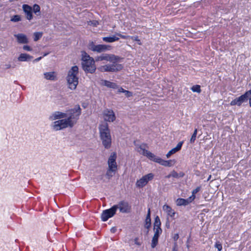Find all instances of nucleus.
<instances>
[{"label":"nucleus","instance_id":"nucleus-1","mask_svg":"<svg viewBox=\"0 0 251 251\" xmlns=\"http://www.w3.org/2000/svg\"><path fill=\"white\" fill-rule=\"evenodd\" d=\"M80 114L81 108L79 105H75L74 108L70 109L67 113L59 111L54 112L50 116V119L51 121L58 120L53 123V129L57 131L73 127L76 124Z\"/></svg>","mask_w":251,"mask_h":251},{"label":"nucleus","instance_id":"nucleus-2","mask_svg":"<svg viewBox=\"0 0 251 251\" xmlns=\"http://www.w3.org/2000/svg\"><path fill=\"white\" fill-rule=\"evenodd\" d=\"M99 130L102 145L106 149L110 148L111 145V136L108 124L104 123L100 125Z\"/></svg>","mask_w":251,"mask_h":251},{"label":"nucleus","instance_id":"nucleus-3","mask_svg":"<svg viewBox=\"0 0 251 251\" xmlns=\"http://www.w3.org/2000/svg\"><path fill=\"white\" fill-rule=\"evenodd\" d=\"M82 66L85 72L91 74L94 73L96 69L95 61L86 52L81 51Z\"/></svg>","mask_w":251,"mask_h":251},{"label":"nucleus","instance_id":"nucleus-4","mask_svg":"<svg viewBox=\"0 0 251 251\" xmlns=\"http://www.w3.org/2000/svg\"><path fill=\"white\" fill-rule=\"evenodd\" d=\"M78 68L77 66H73L68 73L66 79L69 88L75 90L78 83Z\"/></svg>","mask_w":251,"mask_h":251},{"label":"nucleus","instance_id":"nucleus-5","mask_svg":"<svg viewBox=\"0 0 251 251\" xmlns=\"http://www.w3.org/2000/svg\"><path fill=\"white\" fill-rule=\"evenodd\" d=\"M118 61L110 62L111 64H107L100 66L98 69L101 72H116L121 71L123 67L118 63Z\"/></svg>","mask_w":251,"mask_h":251},{"label":"nucleus","instance_id":"nucleus-6","mask_svg":"<svg viewBox=\"0 0 251 251\" xmlns=\"http://www.w3.org/2000/svg\"><path fill=\"white\" fill-rule=\"evenodd\" d=\"M88 48L91 51L97 53L105 52L111 49V46L109 45L104 44L96 45L93 41L89 43Z\"/></svg>","mask_w":251,"mask_h":251},{"label":"nucleus","instance_id":"nucleus-7","mask_svg":"<svg viewBox=\"0 0 251 251\" xmlns=\"http://www.w3.org/2000/svg\"><path fill=\"white\" fill-rule=\"evenodd\" d=\"M154 175L152 173H149L143 176L141 178L138 179L135 183L137 188H143L148 183L152 180L154 178Z\"/></svg>","mask_w":251,"mask_h":251},{"label":"nucleus","instance_id":"nucleus-8","mask_svg":"<svg viewBox=\"0 0 251 251\" xmlns=\"http://www.w3.org/2000/svg\"><path fill=\"white\" fill-rule=\"evenodd\" d=\"M96 61L105 60L108 62H114L119 61L120 57L113 54L102 53L97 56L95 58Z\"/></svg>","mask_w":251,"mask_h":251},{"label":"nucleus","instance_id":"nucleus-9","mask_svg":"<svg viewBox=\"0 0 251 251\" xmlns=\"http://www.w3.org/2000/svg\"><path fill=\"white\" fill-rule=\"evenodd\" d=\"M116 212V206L114 205L110 209L103 211L101 215L102 221L103 222L106 221L109 218L113 217L115 214Z\"/></svg>","mask_w":251,"mask_h":251},{"label":"nucleus","instance_id":"nucleus-10","mask_svg":"<svg viewBox=\"0 0 251 251\" xmlns=\"http://www.w3.org/2000/svg\"><path fill=\"white\" fill-rule=\"evenodd\" d=\"M102 115L104 120L106 122H113L116 119L115 113L111 109H105L102 113Z\"/></svg>","mask_w":251,"mask_h":251},{"label":"nucleus","instance_id":"nucleus-11","mask_svg":"<svg viewBox=\"0 0 251 251\" xmlns=\"http://www.w3.org/2000/svg\"><path fill=\"white\" fill-rule=\"evenodd\" d=\"M116 158L117 155L115 152H112L109 157L108 165V169H109L110 171H117V165L116 162Z\"/></svg>","mask_w":251,"mask_h":251},{"label":"nucleus","instance_id":"nucleus-12","mask_svg":"<svg viewBox=\"0 0 251 251\" xmlns=\"http://www.w3.org/2000/svg\"><path fill=\"white\" fill-rule=\"evenodd\" d=\"M114 206H116V210L117 209H119L120 211L122 213H129L131 210V206L127 202L125 201H121L118 204Z\"/></svg>","mask_w":251,"mask_h":251},{"label":"nucleus","instance_id":"nucleus-13","mask_svg":"<svg viewBox=\"0 0 251 251\" xmlns=\"http://www.w3.org/2000/svg\"><path fill=\"white\" fill-rule=\"evenodd\" d=\"M250 92L247 91L244 94L241 95L238 98H237L232 100L230 102V105L240 106L245 101L248 100V94H249Z\"/></svg>","mask_w":251,"mask_h":251},{"label":"nucleus","instance_id":"nucleus-14","mask_svg":"<svg viewBox=\"0 0 251 251\" xmlns=\"http://www.w3.org/2000/svg\"><path fill=\"white\" fill-rule=\"evenodd\" d=\"M152 161L165 167H171L176 163L175 160H164L155 155Z\"/></svg>","mask_w":251,"mask_h":251},{"label":"nucleus","instance_id":"nucleus-15","mask_svg":"<svg viewBox=\"0 0 251 251\" xmlns=\"http://www.w3.org/2000/svg\"><path fill=\"white\" fill-rule=\"evenodd\" d=\"M22 9L26 19L28 21H30L33 17L32 7L28 4H24L22 5Z\"/></svg>","mask_w":251,"mask_h":251},{"label":"nucleus","instance_id":"nucleus-16","mask_svg":"<svg viewBox=\"0 0 251 251\" xmlns=\"http://www.w3.org/2000/svg\"><path fill=\"white\" fill-rule=\"evenodd\" d=\"M138 152H139L140 154H143L144 156H147L148 158H149L151 160H153L155 155L151 153V152L147 151L145 148V145H140L137 149Z\"/></svg>","mask_w":251,"mask_h":251},{"label":"nucleus","instance_id":"nucleus-17","mask_svg":"<svg viewBox=\"0 0 251 251\" xmlns=\"http://www.w3.org/2000/svg\"><path fill=\"white\" fill-rule=\"evenodd\" d=\"M16 37L17 41L20 44H26L28 42V38L24 34L20 33L15 35Z\"/></svg>","mask_w":251,"mask_h":251},{"label":"nucleus","instance_id":"nucleus-18","mask_svg":"<svg viewBox=\"0 0 251 251\" xmlns=\"http://www.w3.org/2000/svg\"><path fill=\"white\" fill-rule=\"evenodd\" d=\"M183 143L182 141L179 142L175 148L171 150L166 154L167 158H169L172 154L179 151L182 147Z\"/></svg>","mask_w":251,"mask_h":251},{"label":"nucleus","instance_id":"nucleus-19","mask_svg":"<svg viewBox=\"0 0 251 251\" xmlns=\"http://www.w3.org/2000/svg\"><path fill=\"white\" fill-rule=\"evenodd\" d=\"M163 210L167 214V215L172 218H174L176 214L174 210L168 205L165 204L163 206Z\"/></svg>","mask_w":251,"mask_h":251},{"label":"nucleus","instance_id":"nucleus-20","mask_svg":"<svg viewBox=\"0 0 251 251\" xmlns=\"http://www.w3.org/2000/svg\"><path fill=\"white\" fill-rule=\"evenodd\" d=\"M145 227L149 230L151 226V209H148V213L145 220ZM149 230L147 231V232Z\"/></svg>","mask_w":251,"mask_h":251},{"label":"nucleus","instance_id":"nucleus-21","mask_svg":"<svg viewBox=\"0 0 251 251\" xmlns=\"http://www.w3.org/2000/svg\"><path fill=\"white\" fill-rule=\"evenodd\" d=\"M192 197H190L188 199H177L176 201V203L177 206L186 205L189 202H190L192 200H191Z\"/></svg>","mask_w":251,"mask_h":251},{"label":"nucleus","instance_id":"nucleus-22","mask_svg":"<svg viewBox=\"0 0 251 251\" xmlns=\"http://www.w3.org/2000/svg\"><path fill=\"white\" fill-rule=\"evenodd\" d=\"M102 84L108 88H111L113 89H116L118 88V86L116 83L106 80H102Z\"/></svg>","mask_w":251,"mask_h":251},{"label":"nucleus","instance_id":"nucleus-23","mask_svg":"<svg viewBox=\"0 0 251 251\" xmlns=\"http://www.w3.org/2000/svg\"><path fill=\"white\" fill-rule=\"evenodd\" d=\"M32 58V56L27 54L21 53L19 56L18 59L19 61H26L30 60Z\"/></svg>","mask_w":251,"mask_h":251},{"label":"nucleus","instance_id":"nucleus-24","mask_svg":"<svg viewBox=\"0 0 251 251\" xmlns=\"http://www.w3.org/2000/svg\"><path fill=\"white\" fill-rule=\"evenodd\" d=\"M119 38L115 35L111 37H104L102 38V40L105 42L112 43L118 41Z\"/></svg>","mask_w":251,"mask_h":251},{"label":"nucleus","instance_id":"nucleus-25","mask_svg":"<svg viewBox=\"0 0 251 251\" xmlns=\"http://www.w3.org/2000/svg\"><path fill=\"white\" fill-rule=\"evenodd\" d=\"M161 222L158 216H156L154 219L153 229H162L160 227Z\"/></svg>","mask_w":251,"mask_h":251},{"label":"nucleus","instance_id":"nucleus-26","mask_svg":"<svg viewBox=\"0 0 251 251\" xmlns=\"http://www.w3.org/2000/svg\"><path fill=\"white\" fill-rule=\"evenodd\" d=\"M32 8V11L35 14H36L37 16H41V8L38 4H34Z\"/></svg>","mask_w":251,"mask_h":251},{"label":"nucleus","instance_id":"nucleus-27","mask_svg":"<svg viewBox=\"0 0 251 251\" xmlns=\"http://www.w3.org/2000/svg\"><path fill=\"white\" fill-rule=\"evenodd\" d=\"M45 77L48 80H54L55 75L54 72H48L44 74Z\"/></svg>","mask_w":251,"mask_h":251},{"label":"nucleus","instance_id":"nucleus-28","mask_svg":"<svg viewBox=\"0 0 251 251\" xmlns=\"http://www.w3.org/2000/svg\"><path fill=\"white\" fill-rule=\"evenodd\" d=\"M191 89L194 92L200 93L201 92V87L199 85H195L193 86Z\"/></svg>","mask_w":251,"mask_h":251},{"label":"nucleus","instance_id":"nucleus-29","mask_svg":"<svg viewBox=\"0 0 251 251\" xmlns=\"http://www.w3.org/2000/svg\"><path fill=\"white\" fill-rule=\"evenodd\" d=\"M42 36V33L40 32H36L34 33V41H38Z\"/></svg>","mask_w":251,"mask_h":251},{"label":"nucleus","instance_id":"nucleus-30","mask_svg":"<svg viewBox=\"0 0 251 251\" xmlns=\"http://www.w3.org/2000/svg\"><path fill=\"white\" fill-rule=\"evenodd\" d=\"M20 21H21V17L19 15H14L11 19V21L13 22H17Z\"/></svg>","mask_w":251,"mask_h":251},{"label":"nucleus","instance_id":"nucleus-31","mask_svg":"<svg viewBox=\"0 0 251 251\" xmlns=\"http://www.w3.org/2000/svg\"><path fill=\"white\" fill-rule=\"evenodd\" d=\"M158 238L153 237H152V241H151V246L152 248H154L156 247L158 243Z\"/></svg>","mask_w":251,"mask_h":251},{"label":"nucleus","instance_id":"nucleus-32","mask_svg":"<svg viewBox=\"0 0 251 251\" xmlns=\"http://www.w3.org/2000/svg\"><path fill=\"white\" fill-rule=\"evenodd\" d=\"M197 129H195L194 132H193V134H192V137L190 139V142L191 143H194V142L196 140V136H197Z\"/></svg>","mask_w":251,"mask_h":251},{"label":"nucleus","instance_id":"nucleus-33","mask_svg":"<svg viewBox=\"0 0 251 251\" xmlns=\"http://www.w3.org/2000/svg\"><path fill=\"white\" fill-rule=\"evenodd\" d=\"M115 172V171H110L109 169H108L106 173V176L108 179H110L113 176L112 173L114 174Z\"/></svg>","mask_w":251,"mask_h":251},{"label":"nucleus","instance_id":"nucleus-34","mask_svg":"<svg viewBox=\"0 0 251 251\" xmlns=\"http://www.w3.org/2000/svg\"><path fill=\"white\" fill-rule=\"evenodd\" d=\"M153 231L154 232L153 237L157 238H159V235L161 234L162 231V229H153Z\"/></svg>","mask_w":251,"mask_h":251},{"label":"nucleus","instance_id":"nucleus-35","mask_svg":"<svg viewBox=\"0 0 251 251\" xmlns=\"http://www.w3.org/2000/svg\"><path fill=\"white\" fill-rule=\"evenodd\" d=\"M89 25H92L94 26H97L98 25V22L97 21H90L88 23Z\"/></svg>","mask_w":251,"mask_h":251},{"label":"nucleus","instance_id":"nucleus-36","mask_svg":"<svg viewBox=\"0 0 251 251\" xmlns=\"http://www.w3.org/2000/svg\"><path fill=\"white\" fill-rule=\"evenodd\" d=\"M200 188L197 187L193 191V195H192V196H191L192 197L191 200H193L195 199V196H194V194L197 193V192H198L200 191Z\"/></svg>","mask_w":251,"mask_h":251},{"label":"nucleus","instance_id":"nucleus-37","mask_svg":"<svg viewBox=\"0 0 251 251\" xmlns=\"http://www.w3.org/2000/svg\"><path fill=\"white\" fill-rule=\"evenodd\" d=\"M124 93H125V95L127 97H130L132 96V93L129 91H127V90H126L125 91H124Z\"/></svg>","mask_w":251,"mask_h":251},{"label":"nucleus","instance_id":"nucleus-38","mask_svg":"<svg viewBox=\"0 0 251 251\" xmlns=\"http://www.w3.org/2000/svg\"><path fill=\"white\" fill-rule=\"evenodd\" d=\"M130 38L133 40H135V41H138V45H140L141 44V43L140 42V41L139 40L138 37L137 36H136V37L132 36V37H131Z\"/></svg>","mask_w":251,"mask_h":251},{"label":"nucleus","instance_id":"nucleus-39","mask_svg":"<svg viewBox=\"0 0 251 251\" xmlns=\"http://www.w3.org/2000/svg\"><path fill=\"white\" fill-rule=\"evenodd\" d=\"M248 92H250L249 94H248V99L249 100L250 106L251 107V90Z\"/></svg>","mask_w":251,"mask_h":251},{"label":"nucleus","instance_id":"nucleus-40","mask_svg":"<svg viewBox=\"0 0 251 251\" xmlns=\"http://www.w3.org/2000/svg\"><path fill=\"white\" fill-rule=\"evenodd\" d=\"M116 35L120 36V37H121L123 39H127L129 37V36L123 35L120 33H117Z\"/></svg>","mask_w":251,"mask_h":251},{"label":"nucleus","instance_id":"nucleus-41","mask_svg":"<svg viewBox=\"0 0 251 251\" xmlns=\"http://www.w3.org/2000/svg\"><path fill=\"white\" fill-rule=\"evenodd\" d=\"M23 49L25 50H27V51H30L31 50V48L28 46H24L23 47Z\"/></svg>","mask_w":251,"mask_h":251},{"label":"nucleus","instance_id":"nucleus-42","mask_svg":"<svg viewBox=\"0 0 251 251\" xmlns=\"http://www.w3.org/2000/svg\"><path fill=\"white\" fill-rule=\"evenodd\" d=\"M179 238L178 234H175L173 237V239L175 241H176Z\"/></svg>","mask_w":251,"mask_h":251},{"label":"nucleus","instance_id":"nucleus-43","mask_svg":"<svg viewBox=\"0 0 251 251\" xmlns=\"http://www.w3.org/2000/svg\"><path fill=\"white\" fill-rule=\"evenodd\" d=\"M172 251H177V244L176 243H175L174 246L173 248Z\"/></svg>","mask_w":251,"mask_h":251},{"label":"nucleus","instance_id":"nucleus-44","mask_svg":"<svg viewBox=\"0 0 251 251\" xmlns=\"http://www.w3.org/2000/svg\"><path fill=\"white\" fill-rule=\"evenodd\" d=\"M117 230V229L116 227H112L111 229H110V231L112 232V233H115Z\"/></svg>","mask_w":251,"mask_h":251},{"label":"nucleus","instance_id":"nucleus-45","mask_svg":"<svg viewBox=\"0 0 251 251\" xmlns=\"http://www.w3.org/2000/svg\"><path fill=\"white\" fill-rule=\"evenodd\" d=\"M215 247L217 248L218 251H220V244L217 242L215 245Z\"/></svg>","mask_w":251,"mask_h":251},{"label":"nucleus","instance_id":"nucleus-46","mask_svg":"<svg viewBox=\"0 0 251 251\" xmlns=\"http://www.w3.org/2000/svg\"><path fill=\"white\" fill-rule=\"evenodd\" d=\"M126 90H124L123 88H122V87H120L118 89V92H122V93H124V91H125Z\"/></svg>","mask_w":251,"mask_h":251},{"label":"nucleus","instance_id":"nucleus-47","mask_svg":"<svg viewBox=\"0 0 251 251\" xmlns=\"http://www.w3.org/2000/svg\"><path fill=\"white\" fill-rule=\"evenodd\" d=\"M137 240H138V238H135V239H134V242H135V243L136 244H137V245H140V244L139 243H138V242Z\"/></svg>","mask_w":251,"mask_h":251},{"label":"nucleus","instance_id":"nucleus-48","mask_svg":"<svg viewBox=\"0 0 251 251\" xmlns=\"http://www.w3.org/2000/svg\"><path fill=\"white\" fill-rule=\"evenodd\" d=\"M41 59V57H40L37 58V59H35V60H36V61H39V60H40Z\"/></svg>","mask_w":251,"mask_h":251},{"label":"nucleus","instance_id":"nucleus-49","mask_svg":"<svg viewBox=\"0 0 251 251\" xmlns=\"http://www.w3.org/2000/svg\"><path fill=\"white\" fill-rule=\"evenodd\" d=\"M10 67V65H6V68H9Z\"/></svg>","mask_w":251,"mask_h":251},{"label":"nucleus","instance_id":"nucleus-50","mask_svg":"<svg viewBox=\"0 0 251 251\" xmlns=\"http://www.w3.org/2000/svg\"><path fill=\"white\" fill-rule=\"evenodd\" d=\"M176 173H175V174H174V175H173V176H176Z\"/></svg>","mask_w":251,"mask_h":251},{"label":"nucleus","instance_id":"nucleus-51","mask_svg":"<svg viewBox=\"0 0 251 251\" xmlns=\"http://www.w3.org/2000/svg\"><path fill=\"white\" fill-rule=\"evenodd\" d=\"M211 177V176H210L209 178H208V180H209Z\"/></svg>","mask_w":251,"mask_h":251},{"label":"nucleus","instance_id":"nucleus-52","mask_svg":"<svg viewBox=\"0 0 251 251\" xmlns=\"http://www.w3.org/2000/svg\"><path fill=\"white\" fill-rule=\"evenodd\" d=\"M170 175H169L167 176L168 177H170Z\"/></svg>","mask_w":251,"mask_h":251},{"label":"nucleus","instance_id":"nucleus-53","mask_svg":"<svg viewBox=\"0 0 251 251\" xmlns=\"http://www.w3.org/2000/svg\"><path fill=\"white\" fill-rule=\"evenodd\" d=\"M187 248H189V246L188 245L187 246Z\"/></svg>","mask_w":251,"mask_h":251}]
</instances>
